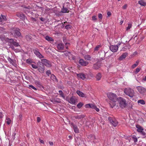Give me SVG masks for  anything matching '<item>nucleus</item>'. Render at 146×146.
Masks as SVG:
<instances>
[{"label": "nucleus", "instance_id": "nucleus-1", "mask_svg": "<svg viewBox=\"0 0 146 146\" xmlns=\"http://www.w3.org/2000/svg\"><path fill=\"white\" fill-rule=\"evenodd\" d=\"M107 96L110 100L109 104L111 107L113 108L116 105L115 102L117 99V96L115 94L111 92L108 93Z\"/></svg>", "mask_w": 146, "mask_h": 146}, {"label": "nucleus", "instance_id": "nucleus-2", "mask_svg": "<svg viewBox=\"0 0 146 146\" xmlns=\"http://www.w3.org/2000/svg\"><path fill=\"white\" fill-rule=\"evenodd\" d=\"M11 34L13 36L16 37L21 36V34L19 31V29L17 28H15L12 29L10 32Z\"/></svg>", "mask_w": 146, "mask_h": 146}, {"label": "nucleus", "instance_id": "nucleus-3", "mask_svg": "<svg viewBox=\"0 0 146 146\" xmlns=\"http://www.w3.org/2000/svg\"><path fill=\"white\" fill-rule=\"evenodd\" d=\"M125 93L131 97H133L134 95L133 90L130 88H126L124 90Z\"/></svg>", "mask_w": 146, "mask_h": 146}, {"label": "nucleus", "instance_id": "nucleus-4", "mask_svg": "<svg viewBox=\"0 0 146 146\" xmlns=\"http://www.w3.org/2000/svg\"><path fill=\"white\" fill-rule=\"evenodd\" d=\"M117 100L119 103L120 106L123 108L125 107L127 104L126 101L125 99L119 97L117 98Z\"/></svg>", "mask_w": 146, "mask_h": 146}, {"label": "nucleus", "instance_id": "nucleus-5", "mask_svg": "<svg viewBox=\"0 0 146 146\" xmlns=\"http://www.w3.org/2000/svg\"><path fill=\"white\" fill-rule=\"evenodd\" d=\"M108 120L110 123H111L113 126L115 127L117 125L118 123L115 118L109 117L108 118Z\"/></svg>", "mask_w": 146, "mask_h": 146}, {"label": "nucleus", "instance_id": "nucleus-6", "mask_svg": "<svg viewBox=\"0 0 146 146\" xmlns=\"http://www.w3.org/2000/svg\"><path fill=\"white\" fill-rule=\"evenodd\" d=\"M85 107L86 108H90L94 109L97 112H98L100 110L99 109L97 108L96 105L92 104H86L85 105Z\"/></svg>", "mask_w": 146, "mask_h": 146}, {"label": "nucleus", "instance_id": "nucleus-7", "mask_svg": "<svg viewBox=\"0 0 146 146\" xmlns=\"http://www.w3.org/2000/svg\"><path fill=\"white\" fill-rule=\"evenodd\" d=\"M85 107L86 108H90L94 109L97 112H98L100 110L99 109L97 108L96 105L92 104H86L85 105Z\"/></svg>", "mask_w": 146, "mask_h": 146}, {"label": "nucleus", "instance_id": "nucleus-8", "mask_svg": "<svg viewBox=\"0 0 146 146\" xmlns=\"http://www.w3.org/2000/svg\"><path fill=\"white\" fill-rule=\"evenodd\" d=\"M137 89L141 94H144L146 93V89L142 86H138L137 87Z\"/></svg>", "mask_w": 146, "mask_h": 146}, {"label": "nucleus", "instance_id": "nucleus-9", "mask_svg": "<svg viewBox=\"0 0 146 146\" xmlns=\"http://www.w3.org/2000/svg\"><path fill=\"white\" fill-rule=\"evenodd\" d=\"M42 63L45 66L49 67L51 66L50 62L46 59H42L41 60Z\"/></svg>", "mask_w": 146, "mask_h": 146}, {"label": "nucleus", "instance_id": "nucleus-10", "mask_svg": "<svg viewBox=\"0 0 146 146\" xmlns=\"http://www.w3.org/2000/svg\"><path fill=\"white\" fill-rule=\"evenodd\" d=\"M118 47L117 45H112L110 46V49L112 52H115L117 51Z\"/></svg>", "mask_w": 146, "mask_h": 146}, {"label": "nucleus", "instance_id": "nucleus-11", "mask_svg": "<svg viewBox=\"0 0 146 146\" xmlns=\"http://www.w3.org/2000/svg\"><path fill=\"white\" fill-rule=\"evenodd\" d=\"M64 54L66 56H68V58L70 60H74V58H75L74 56H73L70 52H66L65 53H64Z\"/></svg>", "mask_w": 146, "mask_h": 146}, {"label": "nucleus", "instance_id": "nucleus-12", "mask_svg": "<svg viewBox=\"0 0 146 146\" xmlns=\"http://www.w3.org/2000/svg\"><path fill=\"white\" fill-rule=\"evenodd\" d=\"M34 52L35 54L40 58L44 57L39 52L37 49H36L34 50Z\"/></svg>", "mask_w": 146, "mask_h": 146}, {"label": "nucleus", "instance_id": "nucleus-13", "mask_svg": "<svg viewBox=\"0 0 146 146\" xmlns=\"http://www.w3.org/2000/svg\"><path fill=\"white\" fill-rule=\"evenodd\" d=\"M79 62L80 64L83 66H86L88 64V62L85 61L84 60L82 59L79 60Z\"/></svg>", "mask_w": 146, "mask_h": 146}, {"label": "nucleus", "instance_id": "nucleus-14", "mask_svg": "<svg viewBox=\"0 0 146 146\" xmlns=\"http://www.w3.org/2000/svg\"><path fill=\"white\" fill-rule=\"evenodd\" d=\"M57 47L58 50L60 51L63 50L64 48V45L61 43L58 44Z\"/></svg>", "mask_w": 146, "mask_h": 146}, {"label": "nucleus", "instance_id": "nucleus-15", "mask_svg": "<svg viewBox=\"0 0 146 146\" xmlns=\"http://www.w3.org/2000/svg\"><path fill=\"white\" fill-rule=\"evenodd\" d=\"M127 55V53L126 52L123 53L121 56L118 59L119 60H122L124 59Z\"/></svg>", "mask_w": 146, "mask_h": 146}, {"label": "nucleus", "instance_id": "nucleus-16", "mask_svg": "<svg viewBox=\"0 0 146 146\" xmlns=\"http://www.w3.org/2000/svg\"><path fill=\"white\" fill-rule=\"evenodd\" d=\"M77 76L79 78H81L82 80H84L86 78V76L83 74H77Z\"/></svg>", "mask_w": 146, "mask_h": 146}, {"label": "nucleus", "instance_id": "nucleus-17", "mask_svg": "<svg viewBox=\"0 0 146 146\" xmlns=\"http://www.w3.org/2000/svg\"><path fill=\"white\" fill-rule=\"evenodd\" d=\"M136 127L137 129V131L139 132H141L143 130V128L139 125H136Z\"/></svg>", "mask_w": 146, "mask_h": 146}, {"label": "nucleus", "instance_id": "nucleus-18", "mask_svg": "<svg viewBox=\"0 0 146 146\" xmlns=\"http://www.w3.org/2000/svg\"><path fill=\"white\" fill-rule=\"evenodd\" d=\"M77 94L78 95V96L82 97H85V95L82 92L80 91L79 90H77L76 91Z\"/></svg>", "mask_w": 146, "mask_h": 146}, {"label": "nucleus", "instance_id": "nucleus-19", "mask_svg": "<svg viewBox=\"0 0 146 146\" xmlns=\"http://www.w3.org/2000/svg\"><path fill=\"white\" fill-rule=\"evenodd\" d=\"M138 3L142 6H146V2L143 0H141L138 1Z\"/></svg>", "mask_w": 146, "mask_h": 146}, {"label": "nucleus", "instance_id": "nucleus-20", "mask_svg": "<svg viewBox=\"0 0 146 146\" xmlns=\"http://www.w3.org/2000/svg\"><path fill=\"white\" fill-rule=\"evenodd\" d=\"M101 66V64L99 62H98L94 64L93 68L94 69H97L99 68Z\"/></svg>", "mask_w": 146, "mask_h": 146}, {"label": "nucleus", "instance_id": "nucleus-21", "mask_svg": "<svg viewBox=\"0 0 146 146\" xmlns=\"http://www.w3.org/2000/svg\"><path fill=\"white\" fill-rule=\"evenodd\" d=\"M68 102L72 104H74L76 103V100L73 97H72L70 98Z\"/></svg>", "mask_w": 146, "mask_h": 146}, {"label": "nucleus", "instance_id": "nucleus-22", "mask_svg": "<svg viewBox=\"0 0 146 146\" xmlns=\"http://www.w3.org/2000/svg\"><path fill=\"white\" fill-rule=\"evenodd\" d=\"M7 60L11 64L13 65H15L16 64L15 61L12 60L10 57H8L7 58Z\"/></svg>", "mask_w": 146, "mask_h": 146}, {"label": "nucleus", "instance_id": "nucleus-23", "mask_svg": "<svg viewBox=\"0 0 146 146\" xmlns=\"http://www.w3.org/2000/svg\"><path fill=\"white\" fill-rule=\"evenodd\" d=\"M5 122L7 125H9L11 123V121L9 118L7 117L5 120Z\"/></svg>", "mask_w": 146, "mask_h": 146}, {"label": "nucleus", "instance_id": "nucleus-24", "mask_svg": "<svg viewBox=\"0 0 146 146\" xmlns=\"http://www.w3.org/2000/svg\"><path fill=\"white\" fill-rule=\"evenodd\" d=\"M45 38L46 40H47L48 41H52L53 42L54 41V40L52 38L48 36H46L45 37Z\"/></svg>", "mask_w": 146, "mask_h": 146}, {"label": "nucleus", "instance_id": "nucleus-25", "mask_svg": "<svg viewBox=\"0 0 146 146\" xmlns=\"http://www.w3.org/2000/svg\"><path fill=\"white\" fill-rule=\"evenodd\" d=\"M139 61V60L137 61L136 62L131 66V68L133 69L137 67L138 65Z\"/></svg>", "mask_w": 146, "mask_h": 146}, {"label": "nucleus", "instance_id": "nucleus-26", "mask_svg": "<svg viewBox=\"0 0 146 146\" xmlns=\"http://www.w3.org/2000/svg\"><path fill=\"white\" fill-rule=\"evenodd\" d=\"M73 129L75 133H78L79 132V130L76 126H74Z\"/></svg>", "mask_w": 146, "mask_h": 146}, {"label": "nucleus", "instance_id": "nucleus-27", "mask_svg": "<svg viewBox=\"0 0 146 146\" xmlns=\"http://www.w3.org/2000/svg\"><path fill=\"white\" fill-rule=\"evenodd\" d=\"M101 77L102 75L100 73H98L96 76V78L98 80H100Z\"/></svg>", "mask_w": 146, "mask_h": 146}, {"label": "nucleus", "instance_id": "nucleus-28", "mask_svg": "<svg viewBox=\"0 0 146 146\" xmlns=\"http://www.w3.org/2000/svg\"><path fill=\"white\" fill-rule=\"evenodd\" d=\"M17 16L21 19H23L25 18V15L23 14H20V15H18Z\"/></svg>", "mask_w": 146, "mask_h": 146}, {"label": "nucleus", "instance_id": "nucleus-29", "mask_svg": "<svg viewBox=\"0 0 146 146\" xmlns=\"http://www.w3.org/2000/svg\"><path fill=\"white\" fill-rule=\"evenodd\" d=\"M61 12L63 13H66L68 12V9L67 8L63 7L61 10Z\"/></svg>", "mask_w": 146, "mask_h": 146}, {"label": "nucleus", "instance_id": "nucleus-30", "mask_svg": "<svg viewBox=\"0 0 146 146\" xmlns=\"http://www.w3.org/2000/svg\"><path fill=\"white\" fill-rule=\"evenodd\" d=\"M50 78L54 81H56L57 80L55 76L53 74L51 75Z\"/></svg>", "mask_w": 146, "mask_h": 146}, {"label": "nucleus", "instance_id": "nucleus-31", "mask_svg": "<svg viewBox=\"0 0 146 146\" xmlns=\"http://www.w3.org/2000/svg\"><path fill=\"white\" fill-rule=\"evenodd\" d=\"M138 103L143 105H144L145 104V101L143 100H138Z\"/></svg>", "mask_w": 146, "mask_h": 146}, {"label": "nucleus", "instance_id": "nucleus-32", "mask_svg": "<svg viewBox=\"0 0 146 146\" xmlns=\"http://www.w3.org/2000/svg\"><path fill=\"white\" fill-rule=\"evenodd\" d=\"M84 58L86 60H90L91 59V56L89 55H86L85 56Z\"/></svg>", "mask_w": 146, "mask_h": 146}, {"label": "nucleus", "instance_id": "nucleus-33", "mask_svg": "<svg viewBox=\"0 0 146 146\" xmlns=\"http://www.w3.org/2000/svg\"><path fill=\"white\" fill-rule=\"evenodd\" d=\"M101 47V45H99L97 46L94 49V51H97Z\"/></svg>", "mask_w": 146, "mask_h": 146}, {"label": "nucleus", "instance_id": "nucleus-34", "mask_svg": "<svg viewBox=\"0 0 146 146\" xmlns=\"http://www.w3.org/2000/svg\"><path fill=\"white\" fill-rule=\"evenodd\" d=\"M132 137L133 139L135 142H137V138L135 136L133 135L132 136Z\"/></svg>", "mask_w": 146, "mask_h": 146}, {"label": "nucleus", "instance_id": "nucleus-35", "mask_svg": "<svg viewBox=\"0 0 146 146\" xmlns=\"http://www.w3.org/2000/svg\"><path fill=\"white\" fill-rule=\"evenodd\" d=\"M84 117V116L83 115H78L76 116V119H81L83 118Z\"/></svg>", "mask_w": 146, "mask_h": 146}, {"label": "nucleus", "instance_id": "nucleus-36", "mask_svg": "<svg viewBox=\"0 0 146 146\" xmlns=\"http://www.w3.org/2000/svg\"><path fill=\"white\" fill-rule=\"evenodd\" d=\"M132 27V25L131 24H128V26L126 28V30L128 31Z\"/></svg>", "mask_w": 146, "mask_h": 146}, {"label": "nucleus", "instance_id": "nucleus-37", "mask_svg": "<svg viewBox=\"0 0 146 146\" xmlns=\"http://www.w3.org/2000/svg\"><path fill=\"white\" fill-rule=\"evenodd\" d=\"M83 105V104L82 103L80 102L77 104V106L78 108H80Z\"/></svg>", "mask_w": 146, "mask_h": 146}, {"label": "nucleus", "instance_id": "nucleus-38", "mask_svg": "<svg viewBox=\"0 0 146 146\" xmlns=\"http://www.w3.org/2000/svg\"><path fill=\"white\" fill-rule=\"evenodd\" d=\"M35 84L37 86H41V84H40V82L38 81H37V80L35 81Z\"/></svg>", "mask_w": 146, "mask_h": 146}, {"label": "nucleus", "instance_id": "nucleus-39", "mask_svg": "<svg viewBox=\"0 0 146 146\" xmlns=\"http://www.w3.org/2000/svg\"><path fill=\"white\" fill-rule=\"evenodd\" d=\"M1 16L2 18V22L6 20V18L5 16L2 15H1Z\"/></svg>", "mask_w": 146, "mask_h": 146}, {"label": "nucleus", "instance_id": "nucleus-40", "mask_svg": "<svg viewBox=\"0 0 146 146\" xmlns=\"http://www.w3.org/2000/svg\"><path fill=\"white\" fill-rule=\"evenodd\" d=\"M26 38L27 40H29L31 39V35H28L26 36Z\"/></svg>", "mask_w": 146, "mask_h": 146}, {"label": "nucleus", "instance_id": "nucleus-41", "mask_svg": "<svg viewBox=\"0 0 146 146\" xmlns=\"http://www.w3.org/2000/svg\"><path fill=\"white\" fill-rule=\"evenodd\" d=\"M140 68H137L135 69V73L136 74H137V73H138V72H139V71H140Z\"/></svg>", "mask_w": 146, "mask_h": 146}, {"label": "nucleus", "instance_id": "nucleus-42", "mask_svg": "<svg viewBox=\"0 0 146 146\" xmlns=\"http://www.w3.org/2000/svg\"><path fill=\"white\" fill-rule=\"evenodd\" d=\"M32 88L33 89H34L35 90H36L37 89L36 88L34 87V86H33V85H30L29 86V88Z\"/></svg>", "mask_w": 146, "mask_h": 146}, {"label": "nucleus", "instance_id": "nucleus-43", "mask_svg": "<svg viewBox=\"0 0 146 146\" xmlns=\"http://www.w3.org/2000/svg\"><path fill=\"white\" fill-rule=\"evenodd\" d=\"M13 45L15 46L16 47H18V46H19V44L18 43L14 42L13 43Z\"/></svg>", "mask_w": 146, "mask_h": 146}, {"label": "nucleus", "instance_id": "nucleus-44", "mask_svg": "<svg viewBox=\"0 0 146 146\" xmlns=\"http://www.w3.org/2000/svg\"><path fill=\"white\" fill-rule=\"evenodd\" d=\"M31 66L33 68L35 69H36L38 67L35 64H32Z\"/></svg>", "mask_w": 146, "mask_h": 146}, {"label": "nucleus", "instance_id": "nucleus-45", "mask_svg": "<svg viewBox=\"0 0 146 146\" xmlns=\"http://www.w3.org/2000/svg\"><path fill=\"white\" fill-rule=\"evenodd\" d=\"M107 17H110L111 15V13L110 11L108 12L107 13Z\"/></svg>", "mask_w": 146, "mask_h": 146}, {"label": "nucleus", "instance_id": "nucleus-46", "mask_svg": "<svg viewBox=\"0 0 146 146\" xmlns=\"http://www.w3.org/2000/svg\"><path fill=\"white\" fill-rule=\"evenodd\" d=\"M98 17L99 19H102V16L101 14L99 13L98 15Z\"/></svg>", "mask_w": 146, "mask_h": 146}, {"label": "nucleus", "instance_id": "nucleus-47", "mask_svg": "<svg viewBox=\"0 0 146 146\" xmlns=\"http://www.w3.org/2000/svg\"><path fill=\"white\" fill-rule=\"evenodd\" d=\"M92 20L93 21L96 20V15H94L92 17Z\"/></svg>", "mask_w": 146, "mask_h": 146}, {"label": "nucleus", "instance_id": "nucleus-48", "mask_svg": "<svg viewBox=\"0 0 146 146\" xmlns=\"http://www.w3.org/2000/svg\"><path fill=\"white\" fill-rule=\"evenodd\" d=\"M46 74L48 76H49L51 74V72L50 70H47L46 72Z\"/></svg>", "mask_w": 146, "mask_h": 146}, {"label": "nucleus", "instance_id": "nucleus-49", "mask_svg": "<svg viewBox=\"0 0 146 146\" xmlns=\"http://www.w3.org/2000/svg\"><path fill=\"white\" fill-rule=\"evenodd\" d=\"M26 62L27 63H30L31 62V60L30 59H28L26 60Z\"/></svg>", "mask_w": 146, "mask_h": 146}, {"label": "nucleus", "instance_id": "nucleus-50", "mask_svg": "<svg viewBox=\"0 0 146 146\" xmlns=\"http://www.w3.org/2000/svg\"><path fill=\"white\" fill-rule=\"evenodd\" d=\"M59 93L61 95V96L62 97H64L63 95V94L62 92V91L59 90Z\"/></svg>", "mask_w": 146, "mask_h": 146}, {"label": "nucleus", "instance_id": "nucleus-51", "mask_svg": "<svg viewBox=\"0 0 146 146\" xmlns=\"http://www.w3.org/2000/svg\"><path fill=\"white\" fill-rule=\"evenodd\" d=\"M55 101L57 102H60V100L59 99H56L55 100Z\"/></svg>", "mask_w": 146, "mask_h": 146}, {"label": "nucleus", "instance_id": "nucleus-52", "mask_svg": "<svg viewBox=\"0 0 146 146\" xmlns=\"http://www.w3.org/2000/svg\"><path fill=\"white\" fill-rule=\"evenodd\" d=\"M127 7V4L123 6L122 8L123 9H125Z\"/></svg>", "mask_w": 146, "mask_h": 146}, {"label": "nucleus", "instance_id": "nucleus-53", "mask_svg": "<svg viewBox=\"0 0 146 146\" xmlns=\"http://www.w3.org/2000/svg\"><path fill=\"white\" fill-rule=\"evenodd\" d=\"M38 70L39 72H42L43 71L44 69L43 68H42L41 69H40L39 68H38Z\"/></svg>", "mask_w": 146, "mask_h": 146}, {"label": "nucleus", "instance_id": "nucleus-54", "mask_svg": "<svg viewBox=\"0 0 146 146\" xmlns=\"http://www.w3.org/2000/svg\"><path fill=\"white\" fill-rule=\"evenodd\" d=\"M137 52L135 51L133 53V56H135L137 54Z\"/></svg>", "mask_w": 146, "mask_h": 146}, {"label": "nucleus", "instance_id": "nucleus-55", "mask_svg": "<svg viewBox=\"0 0 146 146\" xmlns=\"http://www.w3.org/2000/svg\"><path fill=\"white\" fill-rule=\"evenodd\" d=\"M39 140L41 143H43V144L44 143V141L43 140H42L40 139H39Z\"/></svg>", "mask_w": 146, "mask_h": 146}, {"label": "nucleus", "instance_id": "nucleus-56", "mask_svg": "<svg viewBox=\"0 0 146 146\" xmlns=\"http://www.w3.org/2000/svg\"><path fill=\"white\" fill-rule=\"evenodd\" d=\"M141 134H142L143 136H144L145 135V133L143 131H142V132H141Z\"/></svg>", "mask_w": 146, "mask_h": 146}, {"label": "nucleus", "instance_id": "nucleus-57", "mask_svg": "<svg viewBox=\"0 0 146 146\" xmlns=\"http://www.w3.org/2000/svg\"><path fill=\"white\" fill-rule=\"evenodd\" d=\"M37 121L38 122H39L40 121V118L39 117H37Z\"/></svg>", "mask_w": 146, "mask_h": 146}, {"label": "nucleus", "instance_id": "nucleus-58", "mask_svg": "<svg viewBox=\"0 0 146 146\" xmlns=\"http://www.w3.org/2000/svg\"><path fill=\"white\" fill-rule=\"evenodd\" d=\"M49 143L50 145L52 146L53 145V143L52 142L50 141L49 142Z\"/></svg>", "mask_w": 146, "mask_h": 146}, {"label": "nucleus", "instance_id": "nucleus-59", "mask_svg": "<svg viewBox=\"0 0 146 146\" xmlns=\"http://www.w3.org/2000/svg\"><path fill=\"white\" fill-rule=\"evenodd\" d=\"M3 115L2 113H0V118H1L3 117Z\"/></svg>", "mask_w": 146, "mask_h": 146}, {"label": "nucleus", "instance_id": "nucleus-60", "mask_svg": "<svg viewBox=\"0 0 146 146\" xmlns=\"http://www.w3.org/2000/svg\"><path fill=\"white\" fill-rule=\"evenodd\" d=\"M9 41L10 42H12L13 43L14 42H13V39H11L9 40Z\"/></svg>", "mask_w": 146, "mask_h": 146}, {"label": "nucleus", "instance_id": "nucleus-61", "mask_svg": "<svg viewBox=\"0 0 146 146\" xmlns=\"http://www.w3.org/2000/svg\"><path fill=\"white\" fill-rule=\"evenodd\" d=\"M2 22V18L1 16H0V23Z\"/></svg>", "mask_w": 146, "mask_h": 146}, {"label": "nucleus", "instance_id": "nucleus-62", "mask_svg": "<svg viewBox=\"0 0 146 146\" xmlns=\"http://www.w3.org/2000/svg\"><path fill=\"white\" fill-rule=\"evenodd\" d=\"M68 137L70 139H71L72 138V136L71 135H69L68 136Z\"/></svg>", "mask_w": 146, "mask_h": 146}, {"label": "nucleus", "instance_id": "nucleus-63", "mask_svg": "<svg viewBox=\"0 0 146 146\" xmlns=\"http://www.w3.org/2000/svg\"><path fill=\"white\" fill-rule=\"evenodd\" d=\"M143 80L144 81H146V76H145V77L143 78Z\"/></svg>", "mask_w": 146, "mask_h": 146}, {"label": "nucleus", "instance_id": "nucleus-64", "mask_svg": "<svg viewBox=\"0 0 146 146\" xmlns=\"http://www.w3.org/2000/svg\"><path fill=\"white\" fill-rule=\"evenodd\" d=\"M123 23V21H121L120 22V25H121Z\"/></svg>", "mask_w": 146, "mask_h": 146}]
</instances>
